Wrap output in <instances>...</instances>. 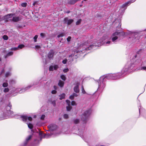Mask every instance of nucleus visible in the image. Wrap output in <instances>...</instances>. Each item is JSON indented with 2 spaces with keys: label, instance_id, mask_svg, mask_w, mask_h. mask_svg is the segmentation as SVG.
Returning a JSON list of instances; mask_svg holds the SVG:
<instances>
[{
  "label": "nucleus",
  "instance_id": "nucleus-1",
  "mask_svg": "<svg viewBox=\"0 0 146 146\" xmlns=\"http://www.w3.org/2000/svg\"><path fill=\"white\" fill-rule=\"evenodd\" d=\"M88 42H86L83 44H82V46H83L85 49H86L87 50H90L92 48L98 47L100 45V44H98V43H96L94 42L92 44H90L89 45H88Z\"/></svg>",
  "mask_w": 146,
  "mask_h": 146
},
{
  "label": "nucleus",
  "instance_id": "nucleus-2",
  "mask_svg": "<svg viewBox=\"0 0 146 146\" xmlns=\"http://www.w3.org/2000/svg\"><path fill=\"white\" fill-rule=\"evenodd\" d=\"M90 114L91 111L90 110H87L84 111L81 115V120L83 121V123L86 122Z\"/></svg>",
  "mask_w": 146,
  "mask_h": 146
},
{
  "label": "nucleus",
  "instance_id": "nucleus-3",
  "mask_svg": "<svg viewBox=\"0 0 146 146\" xmlns=\"http://www.w3.org/2000/svg\"><path fill=\"white\" fill-rule=\"evenodd\" d=\"M106 80V78L104 76L101 77L98 82L99 84L98 89H103L105 87V82Z\"/></svg>",
  "mask_w": 146,
  "mask_h": 146
},
{
  "label": "nucleus",
  "instance_id": "nucleus-4",
  "mask_svg": "<svg viewBox=\"0 0 146 146\" xmlns=\"http://www.w3.org/2000/svg\"><path fill=\"white\" fill-rule=\"evenodd\" d=\"M120 33V32L116 31L112 34L111 36L112 42H116V40L118 38L117 36Z\"/></svg>",
  "mask_w": 146,
  "mask_h": 146
},
{
  "label": "nucleus",
  "instance_id": "nucleus-5",
  "mask_svg": "<svg viewBox=\"0 0 146 146\" xmlns=\"http://www.w3.org/2000/svg\"><path fill=\"white\" fill-rule=\"evenodd\" d=\"M106 78L108 79H115L119 78L118 74H110L106 76Z\"/></svg>",
  "mask_w": 146,
  "mask_h": 146
},
{
  "label": "nucleus",
  "instance_id": "nucleus-6",
  "mask_svg": "<svg viewBox=\"0 0 146 146\" xmlns=\"http://www.w3.org/2000/svg\"><path fill=\"white\" fill-rule=\"evenodd\" d=\"M2 54V55H4V57L5 58H7L8 56L12 55L13 54V52L12 51L9 52L7 53V51L6 50H3Z\"/></svg>",
  "mask_w": 146,
  "mask_h": 146
},
{
  "label": "nucleus",
  "instance_id": "nucleus-7",
  "mask_svg": "<svg viewBox=\"0 0 146 146\" xmlns=\"http://www.w3.org/2000/svg\"><path fill=\"white\" fill-rule=\"evenodd\" d=\"M64 23L67 24L68 25H70L73 22L74 20L72 19H68V18L66 17L64 19Z\"/></svg>",
  "mask_w": 146,
  "mask_h": 146
},
{
  "label": "nucleus",
  "instance_id": "nucleus-8",
  "mask_svg": "<svg viewBox=\"0 0 146 146\" xmlns=\"http://www.w3.org/2000/svg\"><path fill=\"white\" fill-rule=\"evenodd\" d=\"M50 130L53 131L57 129V127L56 125L55 124H51L48 126Z\"/></svg>",
  "mask_w": 146,
  "mask_h": 146
},
{
  "label": "nucleus",
  "instance_id": "nucleus-9",
  "mask_svg": "<svg viewBox=\"0 0 146 146\" xmlns=\"http://www.w3.org/2000/svg\"><path fill=\"white\" fill-rule=\"evenodd\" d=\"M80 85L79 83H77L75 85L74 87V91L77 93H78L79 92V86Z\"/></svg>",
  "mask_w": 146,
  "mask_h": 146
},
{
  "label": "nucleus",
  "instance_id": "nucleus-10",
  "mask_svg": "<svg viewBox=\"0 0 146 146\" xmlns=\"http://www.w3.org/2000/svg\"><path fill=\"white\" fill-rule=\"evenodd\" d=\"M58 68V65H55L53 66H50L49 68V70L50 71H52L53 70H56Z\"/></svg>",
  "mask_w": 146,
  "mask_h": 146
},
{
  "label": "nucleus",
  "instance_id": "nucleus-11",
  "mask_svg": "<svg viewBox=\"0 0 146 146\" xmlns=\"http://www.w3.org/2000/svg\"><path fill=\"white\" fill-rule=\"evenodd\" d=\"M20 19L19 17H13L12 19V21L14 22H17L19 21Z\"/></svg>",
  "mask_w": 146,
  "mask_h": 146
},
{
  "label": "nucleus",
  "instance_id": "nucleus-12",
  "mask_svg": "<svg viewBox=\"0 0 146 146\" xmlns=\"http://www.w3.org/2000/svg\"><path fill=\"white\" fill-rule=\"evenodd\" d=\"M22 120L24 122H26L27 119V115H21V117Z\"/></svg>",
  "mask_w": 146,
  "mask_h": 146
},
{
  "label": "nucleus",
  "instance_id": "nucleus-13",
  "mask_svg": "<svg viewBox=\"0 0 146 146\" xmlns=\"http://www.w3.org/2000/svg\"><path fill=\"white\" fill-rule=\"evenodd\" d=\"M134 1H133V2H131V1H129L127 3H126L122 5V8H124L126 6H127L128 5L130 4L131 3H133Z\"/></svg>",
  "mask_w": 146,
  "mask_h": 146
},
{
  "label": "nucleus",
  "instance_id": "nucleus-14",
  "mask_svg": "<svg viewBox=\"0 0 146 146\" xmlns=\"http://www.w3.org/2000/svg\"><path fill=\"white\" fill-rule=\"evenodd\" d=\"M108 38V36L106 35H105V36H103V37L100 40V41L98 42V43H99V42L101 43V42H103L104 40H106V39H107Z\"/></svg>",
  "mask_w": 146,
  "mask_h": 146
},
{
  "label": "nucleus",
  "instance_id": "nucleus-15",
  "mask_svg": "<svg viewBox=\"0 0 146 146\" xmlns=\"http://www.w3.org/2000/svg\"><path fill=\"white\" fill-rule=\"evenodd\" d=\"M53 53L52 51H50L48 55V57L49 58H51L53 57Z\"/></svg>",
  "mask_w": 146,
  "mask_h": 146
},
{
  "label": "nucleus",
  "instance_id": "nucleus-16",
  "mask_svg": "<svg viewBox=\"0 0 146 146\" xmlns=\"http://www.w3.org/2000/svg\"><path fill=\"white\" fill-rule=\"evenodd\" d=\"M31 131L32 132L28 136V141L30 140L31 139L33 135V133L34 132V131L33 130H31Z\"/></svg>",
  "mask_w": 146,
  "mask_h": 146
},
{
  "label": "nucleus",
  "instance_id": "nucleus-17",
  "mask_svg": "<svg viewBox=\"0 0 146 146\" xmlns=\"http://www.w3.org/2000/svg\"><path fill=\"white\" fill-rule=\"evenodd\" d=\"M64 84V82L62 81L61 80H60L59 81L58 83V85L60 86L61 87H63V85Z\"/></svg>",
  "mask_w": 146,
  "mask_h": 146
},
{
  "label": "nucleus",
  "instance_id": "nucleus-18",
  "mask_svg": "<svg viewBox=\"0 0 146 146\" xmlns=\"http://www.w3.org/2000/svg\"><path fill=\"white\" fill-rule=\"evenodd\" d=\"M13 15V14H9L5 16V19H9L10 18H11Z\"/></svg>",
  "mask_w": 146,
  "mask_h": 146
},
{
  "label": "nucleus",
  "instance_id": "nucleus-19",
  "mask_svg": "<svg viewBox=\"0 0 146 146\" xmlns=\"http://www.w3.org/2000/svg\"><path fill=\"white\" fill-rule=\"evenodd\" d=\"M65 94H62L60 95V99L61 100L64 98L65 97Z\"/></svg>",
  "mask_w": 146,
  "mask_h": 146
},
{
  "label": "nucleus",
  "instance_id": "nucleus-20",
  "mask_svg": "<svg viewBox=\"0 0 146 146\" xmlns=\"http://www.w3.org/2000/svg\"><path fill=\"white\" fill-rule=\"evenodd\" d=\"M61 78L63 80L65 81L66 79V78L65 76L64 75H61Z\"/></svg>",
  "mask_w": 146,
  "mask_h": 146
},
{
  "label": "nucleus",
  "instance_id": "nucleus-21",
  "mask_svg": "<svg viewBox=\"0 0 146 146\" xmlns=\"http://www.w3.org/2000/svg\"><path fill=\"white\" fill-rule=\"evenodd\" d=\"M72 108V107L70 106H68L66 107L67 110L68 111H70Z\"/></svg>",
  "mask_w": 146,
  "mask_h": 146
},
{
  "label": "nucleus",
  "instance_id": "nucleus-22",
  "mask_svg": "<svg viewBox=\"0 0 146 146\" xmlns=\"http://www.w3.org/2000/svg\"><path fill=\"white\" fill-rule=\"evenodd\" d=\"M139 70H146V67L144 66L143 67H141L139 68L138 69Z\"/></svg>",
  "mask_w": 146,
  "mask_h": 146
},
{
  "label": "nucleus",
  "instance_id": "nucleus-23",
  "mask_svg": "<svg viewBox=\"0 0 146 146\" xmlns=\"http://www.w3.org/2000/svg\"><path fill=\"white\" fill-rule=\"evenodd\" d=\"M33 125L32 124L29 123L28 124V127L31 129L33 128Z\"/></svg>",
  "mask_w": 146,
  "mask_h": 146
},
{
  "label": "nucleus",
  "instance_id": "nucleus-24",
  "mask_svg": "<svg viewBox=\"0 0 146 146\" xmlns=\"http://www.w3.org/2000/svg\"><path fill=\"white\" fill-rule=\"evenodd\" d=\"M64 35V34L63 33H60V34L58 35L57 36L59 38L60 37H62Z\"/></svg>",
  "mask_w": 146,
  "mask_h": 146
},
{
  "label": "nucleus",
  "instance_id": "nucleus-25",
  "mask_svg": "<svg viewBox=\"0 0 146 146\" xmlns=\"http://www.w3.org/2000/svg\"><path fill=\"white\" fill-rule=\"evenodd\" d=\"M3 38L5 40H7L8 39V37L6 35H4L3 36Z\"/></svg>",
  "mask_w": 146,
  "mask_h": 146
},
{
  "label": "nucleus",
  "instance_id": "nucleus-26",
  "mask_svg": "<svg viewBox=\"0 0 146 146\" xmlns=\"http://www.w3.org/2000/svg\"><path fill=\"white\" fill-rule=\"evenodd\" d=\"M25 46L23 44H20L18 46V48H19L21 49L24 47Z\"/></svg>",
  "mask_w": 146,
  "mask_h": 146
},
{
  "label": "nucleus",
  "instance_id": "nucleus-27",
  "mask_svg": "<svg viewBox=\"0 0 146 146\" xmlns=\"http://www.w3.org/2000/svg\"><path fill=\"white\" fill-rule=\"evenodd\" d=\"M21 5L23 7H25L27 5V3H22L21 4Z\"/></svg>",
  "mask_w": 146,
  "mask_h": 146
},
{
  "label": "nucleus",
  "instance_id": "nucleus-28",
  "mask_svg": "<svg viewBox=\"0 0 146 146\" xmlns=\"http://www.w3.org/2000/svg\"><path fill=\"white\" fill-rule=\"evenodd\" d=\"M8 84L7 83L5 82L3 84V86L4 87H6L7 86Z\"/></svg>",
  "mask_w": 146,
  "mask_h": 146
},
{
  "label": "nucleus",
  "instance_id": "nucleus-29",
  "mask_svg": "<svg viewBox=\"0 0 146 146\" xmlns=\"http://www.w3.org/2000/svg\"><path fill=\"white\" fill-rule=\"evenodd\" d=\"M79 120L78 119H76L74 121V123L75 124L78 123H79Z\"/></svg>",
  "mask_w": 146,
  "mask_h": 146
},
{
  "label": "nucleus",
  "instance_id": "nucleus-30",
  "mask_svg": "<svg viewBox=\"0 0 146 146\" xmlns=\"http://www.w3.org/2000/svg\"><path fill=\"white\" fill-rule=\"evenodd\" d=\"M38 37V36L37 35H36L34 37V39L35 42H36L37 41V39Z\"/></svg>",
  "mask_w": 146,
  "mask_h": 146
},
{
  "label": "nucleus",
  "instance_id": "nucleus-31",
  "mask_svg": "<svg viewBox=\"0 0 146 146\" xmlns=\"http://www.w3.org/2000/svg\"><path fill=\"white\" fill-rule=\"evenodd\" d=\"M82 93L84 94H85L86 93L83 86L82 87Z\"/></svg>",
  "mask_w": 146,
  "mask_h": 146
},
{
  "label": "nucleus",
  "instance_id": "nucleus-32",
  "mask_svg": "<svg viewBox=\"0 0 146 146\" xmlns=\"http://www.w3.org/2000/svg\"><path fill=\"white\" fill-rule=\"evenodd\" d=\"M81 19H79L78 20L76 23V25H79L81 23Z\"/></svg>",
  "mask_w": 146,
  "mask_h": 146
},
{
  "label": "nucleus",
  "instance_id": "nucleus-33",
  "mask_svg": "<svg viewBox=\"0 0 146 146\" xmlns=\"http://www.w3.org/2000/svg\"><path fill=\"white\" fill-rule=\"evenodd\" d=\"M10 75H11V74L9 72H7L5 74V76L6 77H7L10 76Z\"/></svg>",
  "mask_w": 146,
  "mask_h": 146
},
{
  "label": "nucleus",
  "instance_id": "nucleus-34",
  "mask_svg": "<svg viewBox=\"0 0 146 146\" xmlns=\"http://www.w3.org/2000/svg\"><path fill=\"white\" fill-rule=\"evenodd\" d=\"M64 117L65 119H66L68 118V115L67 114H64Z\"/></svg>",
  "mask_w": 146,
  "mask_h": 146
},
{
  "label": "nucleus",
  "instance_id": "nucleus-35",
  "mask_svg": "<svg viewBox=\"0 0 146 146\" xmlns=\"http://www.w3.org/2000/svg\"><path fill=\"white\" fill-rule=\"evenodd\" d=\"M71 105L72 106H75V105H76V104L75 101H72L71 102Z\"/></svg>",
  "mask_w": 146,
  "mask_h": 146
},
{
  "label": "nucleus",
  "instance_id": "nucleus-36",
  "mask_svg": "<svg viewBox=\"0 0 146 146\" xmlns=\"http://www.w3.org/2000/svg\"><path fill=\"white\" fill-rule=\"evenodd\" d=\"M66 102L67 103V104L68 105V106H70V100H66Z\"/></svg>",
  "mask_w": 146,
  "mask_h": 146
},
{
  "label": "nucleus",
  "instance_id": "nucleus-37",
  "mask_svg": "<svg viewBox=\"0 0 146 146\" xmlns=\"http://www.w3.org/2000/svg\"><path fill=\"white\" fill-rule=\"evenodd\" d=\"M9 91V89L8 88H5L4 90V92H8Z\"/></svg>",
  "mask_w": 146,
  "mask_h": 146
},
{
  "label": "nucleus",
  "instance_id": "nucleus-38",
  "mask_svg": "<svg viewBox=\"0 0 146 146\" xmlns=\"http://www.w3.org/2000/svg\"><path fill=\"white\" fill-rule=\"evenodd\" d=\"M52 104L54 106H56V102L55 100L52 101Z\"/></svg>",
  "mask_w": 146,
  "mask_h": 146
},
{
  "label": "nucleus",
  "instance_id": "nucleus-39",
  "mask_svg": "<svg viewBox=\"0 0 146 146\" xmlns=\"http://www.w3.org/2000/svg\"><path fill=\"white\" fill-rule=\"evenodd\" d=\"M45 117V115H42L40 117V119L43 120L44 119Z\"/></svg>",
  "mask_w": 146,
  "mask_h": 146
},
{
  "label": "nucleus",
  "instance_id": "nucleus-40",
  "mask_svg": "<svg viewBox=\"0 0 146 146\" xmlns=\"http://www.w3.org/2000/svg\"><path fill=\"white\" fill-rule=\"evenodd\" d=\"M74 97L73 95L72 94V95H71L69 97L70 99L71 100H73L74 98Z\"/></svg>",
  "mask_w": 146,
  "mask_h": 146
},
{
  "label": "nucleus",
  "instance_id": "nucleus-41",
  "mask_svg": "<svg viewBox=\"0 0 146 146\" xmlns=\"http://www.w3.org/2000/svg\"><path fill=\"white\" fill-rule=\"evenodd\" d=\"M35 48L36 49L38 50L40 48V47L39 46L36 45L35 46Z\"/></svg>",
  "mask_w": 146,
  "mask_h": 146
},
{
  "label": "nucleus",
  "instance_id": "nucleus-42",
  "mask_svg": "<svg viewBox=\"0 0 146 146\" xmlns=\"http://www.w3.org/2000/svg\"><path fill=\"white\" fill-rule=\"evenodd\" d=\"M68 71V68L65 69L63 70V71L65 73L67 72Z\"/></svg>",
  "mask_w": 146,
  "mask_h": 146
},
{
  "label": "nucleus",
  "instance_id": "nucleus-43",
  "mask_svg": "<svg viewBox=\"0 0 146 146\" xmlns=\"http://www.w3.org/2000/svg\"><path fill=\"white\" fill-rule=\"evenodd\" d=\"M71 38V36H68L67 38V40L68 42H69Z\"/></svg>",
  "mask_w": 146,
  "mask_h": 146
},
{
  "label": "nucleus",
  "instance_id": "nucleus-44",
  "mask_svg": "<svg viewBox=\"0 0 146 146\" xmlns=\"http://www.w3.org/2000/svg\"><path fill=\"white\" fill-rule=\"evenodd\" d=\"M67 59H65L63 61H62V63L64 64H65L66 63V62H67Z\"/></svg>",
  "mask_w": 146,
  "mask_h": 146
},
{
  "label": "nucleus",
  "instance_id": "nucleus-45",
  "mask_svg": "<svg viewBox=\"0 0 146 146\" xmlns=\"http://www.w3.org/2000/svg\"><path fill=\"white\" fill-rule=\"evenodd\" d=\"M40 35L42 38H43L45 36V34L43 33H41Z\"/></svg>",
  "mask_w": 146,
  "mask_h": 146
},
{
  "label": "nucleus",
  "instance_id": "nucleus-46",
  "mask_svg": "<svg viewBox=\"0 0 146 146\" xmlns=\"http://www.w3.org/2000/svg\"><path fill=\"white\" fill-rule=\"evenodd\" d=\"M56 90H54L52 91V94H55L56 93Z\"/></svg>",
  "mask_w": 146,
  "mask_h": 146
},
{
  "label": "nucleus",
  "instance_id": "nucleus-47",
  "mask_svg": "<svg viewBox=\"0 0 146 146\" xmlns=\"http://www.w3.org/2000/svg\"><path fill=\"white\" fill-rule=\"evenodd\" d=\"M50 135H46L44 136V137L46 138H48Z\"/></svg>",
  "mask_w": 146,
  "mask_h": 146
},
{
  "label": "nucleus",
  "instance_id": "nucleus-48",
  "mask_svg": "<svg viewBox=\"0 0 146 146\" xmlns=\"http://www.w3.org/2000/svg\"><path fill=\"white\" fill-rule=\"evenodd\" d=\"M28 120L31 121L32 120V118L31 117H28Z\"/></svg>",
  "mask_w": 146,
  "mask_h": 146
},
{
  "label": "nucleus",
  "instance_id": "nucleus-49",
  "mask_svg": "<svg viewBox=\"0 0 146 146\" xmlns=\"http://www.w3.org/2000/svg\"><path fill=\"white\" fill-rule=\"evenodd\" d=\"M73 95L74 97H77L78 96V95L77 94H76V93H74L73 94Z\"/></svg>",
  "mask_w": 146,
  "mask_h": 146
},
{
  "label": "nucleus",
  "instance_id": "nucleus-50",
  "mask_svg": "<svg viewBox=\"0 0 146 146\" xmlns=\"http://www.w3.org/2000/svg\"><path fill=\"white\" fill-rule=\"evenodd\" d=\"M18 48H14L11 49V50H17L18 49Z\"/></svg>",
  "mask_w": 146,
  "mask_h": 146
},
{
  "label": "nucleus",
  "instance_id": "nucleus-51",
  "mask_svg": "<svg viewBox=\"0 0 146 146\" xmlns=\"http://www.w3.org/2000/svg\"><path fill=\"white\" fill-rule=\"evenodd\" d=\"M78 0H73L72 1L74 3H75Z\"/></svg>",
  "mask_w": 146,
  "mask_h": 146
},
{
  "label": "nucleus",
  "instance_id": "nucleus-52",
  "mask_svg": "<svg viewBox=\"0 0 146 146\" xmlns=\"http://www.w3.org/2000/svg\"><path fill=\"white\" fill-rule=\"evenodd\" d=\"M27 142V139H26V141L25 142V145H26Z\"/></svg>",
  "mask_w": 146,
  "mask_h": 146
},
{
  "label": "nucleus",
  "instance_id": "nucleus-53",
  "mask_svg": "<svg viewBox=\"0 0 146 146\" xmlns=\"http://www.w3.org/2000/svg\"><path fill=\"white\" fill-rule=\"evenodd\" d=\"M110 42H111L110 41H107L106 42V43L108 44H110Z\"/></svg>",
  "mask_w": 146,
  "mask_h": 146
},
{
  "label": "nucleus",
  "instance_id": "nucleus-54",
  "mask_svg": "<svg viewBox=\"0 0 146 146\" xmlns=\"http://www.w3.org/2000/svg\"><path fill=\"white\" fill-rule=\"evenodd\" d=\"M36 4H37V3L36 2H35L33 4V5H35Z\"/></svg>",
  "mask_w": 146,
  "mask_h": 146
},
{
  "label": "nucleus",
  "instance_id": "nucleus-55",
  "mask_svg": "<svg viewBox=\"0 0 146 146\" xmlns=\"http://www.w3.org/2000/svg\"><path fill=\"white\" fill-rule=\"evenodd\" d=\"M66 13H70V11H68L66 12Z\"/></svg>",
  "mask_w": 146,
  "mask_h": 146
},
{
  "label": "nucleus",
  "instance_id": "nucleus-56",
  "mask_svg": "<svg viewBox=\"0 0 146 146\" xmlns=\"http://www.w3.org/2000/svg\"><path fill=\"white\" fill-rule=\"evenodd\" d=\"M1 72H2V73L4 72V69H2Z\"/></svg>",
  "mask_w": 146,
  "mask_h": 146
},
{
  "label": "nucleus",
  "instance_id": "nucleus-57",
  "mask_svg": "<svg viewBox=\"0 0 146 146\" xmlns=\"http://www.w3.org/2000/svg\"><path fill=\"white\" fill-rule=\"evenodd\" d=\"M36 117V115H34L33 116V117L34 118H35Z\"/></svg>",
  "mask_w": 146,
  "mask_h": 146
},
{
  "label": "nucleus",
  "instance_id": "nucleus-58",
  "mask_svg": "<svg viewBox=\"0 0 146 146\" xmlns=\"http://www.w3.org/2000/svg\"><path fill=\"white\" fill-rule=\"evenodd\" d=\"M72 56V54L71 55H70L69 56V57H72V56Z\"/></svg>",
  "mask_w": 146,
  "mask_h": 146
},
{
  "label": "nucleus",
  "instance_id": "nucleus-59",
  "mask_svg": "<svg viewBox=\"0 0 146 146\" xmlns=\"http://www.w3.org/2000/svg\"><path fill=\"white\" fill-rule=\"evenodd\" d=\"M9 106L10 107H11V105L10 104H9Z\"/></svg>",
  "mask_w": 146,
  "mask_h": 146
},
{
  "label": "nucleus",
  "instance_id": "nucleus-60",
  "mask_svg": "<svg viewBox=\"0 0 146 146\" xmlns=\"http://www.w3.org/2000/svg\"><path fill=\"white\" fill-rule=\"evenodd\" d=\"M1 58H0V62H1Z\"/></svg>",
  "mask_w": 146,
  "mask_h": 146
},
{
  "label": "nucleus",
  "instance_id": "nucleus-61",
  "mask_svg": "<svg viewBox=\"0 0 146 146\" xmlns=\"http://www.w3.org/2000/svg\"><path fill=\"white\" fill-rule=\"evenodd\" d=\"M23 15H25L26 17H27V15H25V14H23Z\"/></svg>",
  "mask_w": 146,
  "mask_h": 146
},
{
  "label": "nucleus",
  "instance_id": "nucleus-62",
  "mask_svg": "<svg viewBox=\"0 0 146 146\" xmlns=\"http://www.w3.org/2000/svg\"><path fill=\"white\" fill-rule=\"evenodd\" d=\"M136 56H137V55H135V58H136Z\"/></svg>",
  "mask_w": 146,
  "mask_h": 146
},
{
  "label": "nucleus",
  "instance_id": "nucleus-63",
  "mask_svg": "<svg viewBox=\"0 0 146 146\" xmlns=\"http://www.w3.org/2000/svg\"><path fill=\"white\" fill-rule=\"evenodd\" d=\"M55 87H56V86H54V88H55Z\"/></svg>",
  "mask_w": 146,
  "mask_h": 146
}]
</instances>
